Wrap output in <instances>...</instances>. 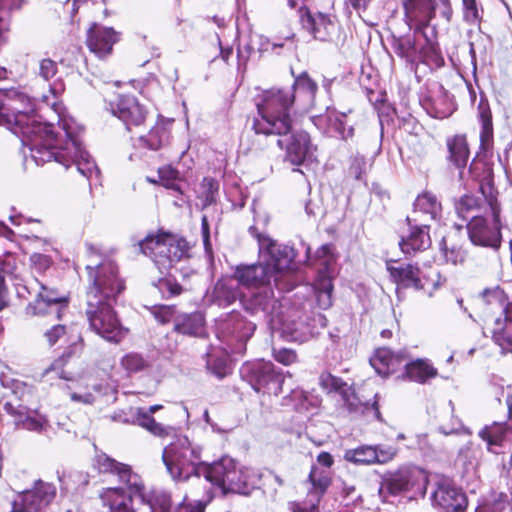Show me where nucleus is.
Instances as JSON below:
<instances>
[{"instance_id":"603ef678","label":"nucleus","mask_w":512,"mask_h":512,"mask_svg":"<svg viewBox=\"0 0 512 512\" xmlns=\"http://www.w3.org/2000/svg\"><path fill=\"white\" fill-rule=\"evenodd\" d=\"M151 313L155 317V319L162 323H168L173 321L175 323V318L179 315L176 313V310L173 306L167 305H159L151 308Z\"/></svg>"},{"instance_id":"2eb2a0df","label":"nucleus","mask_w":512,"mask_h":512,"mask_svg":"<svg viewBox=\"0 0 512 512\" xmlns=\"http://www.w3.org/2000/svg\"><path fill=\"white\" fill-rule=\"evenodd\" d=\"M432 502L444 512H463L467 507L465 494L448 480L437 482Z\"/></svg>"},{"instance_id":"6e6d98bb","label":"nucleus","mask_w":512,"mask_h":512,"mask_svg":"<svg viewBox=\"0 0 512 512\" xmlns=\"http://www.w3.org/2000/svg\"><path fill=\"white\" fill-rule=\"evenodd\" d=\"M480 512H512L507 495L500 494L492 503L486 505Z\"/></svg>"},{"instance_id":"20e7f679","label":"nucleus","mask_w":512,"mask_h":512,"mask_svg":"<svg viewBox=\"0 0 512 512\" xmlns=\"http://www.w3.org/2000/svg\"><path fill=\"white\" fill-rule=\"evenodd\" d=\"M295 95L289 89L272 88L264 91L256 102L258 117L255 118L253 129L257 134L286 135L293 130L290 109Z\"/></svg>"},{"instance_id":"e433bc0d","label":"nucleus","mask_w":512,"mask_h":512,"mask_svg":"<svg viewBox=\"0 0 512 512\" xmlns=\"http://www.w3.org/2000/svg\"><path fill=\"white\" fill-rule=\"evenodd\" d=\"M325 119L328 122L329 129L335 131L341 139L347 140L353 136L354 128L352 126L346 127V115L344 113L335 110L328 111Z\"/></svg>"},{"instance_id":"bf43d9fd","label":"nucleus","mask_w":512,"mask_h":512,"mask_svg":"<svg viewBox=\"0 0 512 512\" xmlns=\"http://www.w3.org/2000/svg\"><path fill=\"white\" fill-rule=\"evenodd\" d=\"M57 63L50 58H44L39 63V76L48 81L57 73Z\"/></svg>"},{"instance_id":"f257e3e1","label":"nucleus","mask_w":512,"mask_h":512,"mask_svg":"<svg viewBox=\"0 0 512 512\" xmlns=\"http://www.w3.org/2000/svg\"><path fill=\"white\" fill-rule=\"evenodd\" d=\"M4 108L12 119L8 128L22 134L23 142L29 146L31 157L37 165L54 160L65 168L74 164L76 170L88 180L98 177L99 169L82 147V129L72 118L60 117L56 131L52 124L36 120L31 114L34 109L30 98L18 91L6 95Z\"/></svg>"},{"instance_id":"58836bf2","label":"nucleus","mask_w":512,"mask_h":512,"mask_svg":"<svg viewBox=\"0 0 512 512\" xmlns=\"http://www.w3.org/2000/svg\"><path fill=\"white\" fill-rule=\"evenodd\" d=\"M317 88V84L306 73H303L295 79L294 85L289 90H292L295 96L303 94L307 101H313Z\"/></svg>"},{"instance_id":"423d86ee","label":"nucleus","mask_w":512,"mask_h":512,"mask_svg":"<svg viewBox=\"0 0 512 512\" xmlns=\"http://www.w3.org/2000/svg\"><path fill=\"white\" fill-rule=\"evenodd\" d=\"M143 254L150 257L161 273L168 272L178 262L190 257V245L182 237L159 232L140 241Z\"/></svg>"},{"instance_id":"37998d69","label":"nucleus","mask_w":512,"mask_h":512,"mask_svg":"<svg viewBox=\"0 0 512 512\" xmlns=\"http://www.w3.org/2000/svg\"><path fill=\"white\" fill-rule=\"evenodd\" d=\"M319 384L323 390L328 393L339 392L343 393V390L347 389V384L342 381L341 378L333 376L329 372H323L319 377Z\"/></svg>"},{"instance_id":"6ab92c4d","label":"nucleus","mask_w":512,"mask_h":512,"mask_svg":"<svg viewBox=\"0 0 512 512\" xmlns=\"http://www.w3.org/2000/svg\"><path fill=\"white\" fill-rule=\"evenodd\" d=\"M303 26L315 39L320 41H331L338 31V24L328 14L307 12L302 18Z\"/></svg>"},{"instance_id":"c9c22d12","label":"nucleus","mask_w":512,"mask_h":512,"mask_svg":"<svg viewBox=\"0 0 512 512\" xmlns=\"http://www.w3.org/2000/svg\"><path fill=\"white\" fill-rule=\"evenodd\" d=\"M342 398L345 406L350 412L365 414L372 411L378 420L381 419L377 401H374L372 404L369 402H363L349 387H347L346 390H343Z\"/></svg>"},{"instance_id":"0e129e2a","label":"nucleus","mask_w":512,"mask_h":512,"mask_svg":"<svg viewBox=\"0 0 512 512\" xmlns=\"http://www.w3.org/2000/svg\"><path fill=\"white\" fill-rule=\"evenodd\" d=\"M30 261L38 270H46L52 264V260L49 256L40 253L32 254Z\"/></svg>"},{"instance_id":"5701e85b","label":"nucleus","mask_w":512,"mask_h":512,"mask_svg":"<svg viewBox=\"0 0 512 512\" xmlns=\"http://www.w3.org/2000/svg\"><path fill=\"white\" fill-rule=\"evenodd\" d=\"M406 357L402 352H393L391 349L382 347L375 351L370 358V364L377 374L387 377L394 373L403 364Z\"/></svg>"},{"instance_id":"49530a36","label":"nucleus","mask_w":512,"mask_h":512,"mask_svg":"<svg viewBox=\"0 0 512 512\" xmlns=\"http://www.w3.org/2000/svg\"><path fill=\"white\" fill-rule=\"evenodd\" d=\"M122 367L129 373L139 372L147 367V361L137 353H129L121 359Z\"/></svg>"},{"instance_id":"5fc2aeb1","label":"nucleus","mask_w":512,"mask_h":512,"mask_svg":"<svg viewBox=\"0 0 512 512\" xmlns=\"http://www.w3.org/2000/svg\"><path fill=\"white\" fill-rule=\"evenodd\" d=\"M67 334L65 325L54 324L44 333V337L49 346L55 345L59 340L63 339Z\"/></svg>"},{"instance_id":"774afa93","label":"nucleus","mask_w":512,"mask_h":512,"mask_svg":"<svg viewBox=\"0 0 512 512\" xmlns=\"http://www.w3.org/2000/svg\"><path fill=\"white\" fill-rule=\"evenodd\" d=\"M292 512H318L315 504H302L299 502H293L290 504Z\"/></svg>"},{"instance_id":"9b49d317","label":"nucleus","mask_w":512,"mask_h":512,"mask_svg":"<svg viewBox=\"0 0 512 512\" xmlns=\"http://www.w3.org/2000/svg\"><path fill=\"white\" fill-rule=\"evenodd\" d=\"M241 376L256 392L278 395L282 392L284 379L275 371L273 363L264 360L245 363Z\"/></svg>"},{"instance_id":"e2e57ef3","label":"nucleus","mask_w":512,"mask_h":512,"mask_svg":"<svg viewBox=\"0 0 512 512\" xmlns=\"http://www.w3.org/2000/svg\"><path fill=\"white\" fill-rule=\"evenodd\" d=\"M201 232L205 251L208 256L212 258V245L210 242V231L207 216H203L201 219Z\"/></svg>"},{"instance_id":"4468645a","label":"nucleus","mask_w":512,"mask_h":512,"mask_svg":"<svg viewBox=\"0 0 512 512\" xmlns=\"http://www.w3.org/2000/svg\"><path fill=\"white\" fill-rule=\"evenodd\" d=\"M277 145L285 149V159L293 165H302L313 156L314 146L305 131L288 132L280 136Z\"/></svg>"},{"instance_id":"7c9ffc66","label":"nucleus","mask_w":512,"mask_h":512,"mask_svg":"<svg viewBox=\"0 0 512 512\" xmlns=\"http://www.w3.org/2000/svg\"><path fill=\"white\" fill-rule=\"evenodd\" d=\"M130 411L132 415L131 422L141 426L155 436H169L170 432L173 430L171 427H166L157 423L150 413L146 412V409L144 408H131Z\"/></svg>"},{"instance_id":"aec40b11","label":"nucleus","mask_w":512,"mask_h":512,"mask_svg":"<svg viewBox=\"0 0 512 512\" xmlns=\"http://www.w3.org/2000/svg\"><path fill=\"white\" fill-rule=\"evenodd\" d=\"M256 325L245 320L239 313L232 312L220 324L221 337L226 340L246 342L254 333Z\"/></svg>"},{"instance_id":"a18cd8bd","label":"nucleus","mask_w":512,"mask_h":512,"mask_svg":"<svg viewBox=\"0 0 512 512\" xmlns=\"http://www.w3.org/2000/svg\"><path fill=\"white\" fill-rule=\"evenodd\" d=\"M207 368L218 378H224L229 373L226 355L213 356L208 354Z\"/></svg>"},{"instance_id":"680f3d73","label":"nucleus","mask_w":512,"mask_h":512,"mask_svg":"<svg viewBox=\"0 0 512 512\" xmlns=\"http://www.w3.org/2000/svg\"><path fill=\"white\" fill-rule=\"evenodd\" d=\"M273 356L277 362L286 366L291 365L297 360L296 353L293 350L286 348L274 350Z\"/></svg>"},{"instance_id":"a19ab883","label":"nucleus","mask_w":512,"mask_h":512,"mask_svg":"<svg viewBox=\"0 0 512 512\" xmlns=\"http://www.w3.org/2000/svg\"><path fill=\"white\" fill-rule=\"evenodd\" d=\"M169 135L167 130L162 126H156L152 128L147 136L140 137L142 142L147 148L152 150H158L168 142Z\"/></svg>"},{"instance_id":"4be33fe9","label":"nucleus","mask_w":512,"mask_h":512,"mask_svg":"<svg viewBox=\"0 0 512 512\" xmlns=\"http://www.w3.org/2000/svg\"><path fill=\"white\" fill-rule=\"evenodd\" d=\"M403 7L406 18L420 28L427 27L435 17L434 0H404Z\"/></svg>"},{"instance_id":"c03bdc74","label":"nucleus","mask_w":512,"mask_h":512,"mask_svg":"<svg viewBox=\"0 0 512 512\" xmlns=\"http://www.w3.org/2000/svg\"><path fill=\"white\" fill-rule=\"evenodd\" d=\"M241 492L247 494L250 489L257 487L261 482V474L253 468H241Z\"/></svg>"},{"instance_id":"a878e982","label":"nucleus","mask_w":512,"mask_h":512,"mask_svg":"<svg viewBox=\"0 0 512 512\" xmlns=\"http://www.w3.org/2000/svg\"><path fill=\"white\" fill-rule=\"evenodd\" d=\"M441 212V204L437 200L436 196L431 193H423L419 195L414 202L413 215L407 217L409 225L412 226V222L418 223L423 222L418 214L429 217L431 220H436Z\"/></svg>"},{"instance_id":"6e6552de","label":"nucleus","mask_w":512,"mask_h":512,"mask_svg":"<svg viewBox=\"0 0 512 512\" xmlns=\"http://www.w3.org/2000/svg\"><path fill=\"white\" fill-rule=\"evenodd\" d=\"M484 215H475L467 224L472 244L497 250L501 245L500 207L493 196L485 199Z\"/></svg>"},{"instance_id":"7ed1b4c3","label":"nucleus","mask_w":512,"mask_h":512,"mask_svg":"<svg viewBox=\"0 0 512 512\" xmlns=\"http://www.w3.org/2000/svg\"><path fill=\"white\" fill-rule=\"evenodd\" d=\"M249 231L258 240L259 261L251 265L237 266L234 278L239 285L260 290L249 299L242 300L246 310L252 313L268 311L274 305L271 281L278 286L281 276L292 269L296 253L292 247L277 244L268 236L258 233L253 226Z\"/></svg>"},{"instance_id":"ddd939ff","label":"nucleus","mask_w":512,"mask_h":512,"mask_svg":"<svg viewBox=\"0 0 512 512\" xmlns=\"http://www.w3.org/2000/svg\"><path fill=\"white\" fill-rule=\"evenodd\" d=\"M68 307V299L53 289L40 285L36 299L26 309L27 314L48 315L55 320H60Z\"/></svg>"},{"instance_id":"72a5a7b5","label":"nucleus","mask_w":512,"mask_h":512,"mask_svg":"<svg viewBox=\"0 0 512 512\" xmlns=\"http://www.w3.org/2000/svg\"><path fill=\"white\" fill-rule=\"evenodd\" d=\"M232 461L233 459L230 457H222L219 461L212 464L203 462L201 475H204L207 481L221 487L228 470L232 467Z\"/></svg>"},{"instance_id":"69168bd1","label":"nucleus","mask_w":512,"mask_h":512,"mask_svg":"<svg viewBox=\"0 0 512 512\" xmlns=\"http://www.w3.org/2000/svg\"><path fill=\"white\" fill-rule=\"evenodd\" d=\"M345 7L352 8L358 13L365 11L372 0H343Z\"/></svg>"},{"instance_id":"2f4dec72","label":"nucleus","mask_w":512,"mask_h":512,"mask_svg":"<svg viewBox=\"0 0 512 512\" xmlns=\"http://www.w3.org/2000/svg\"><path fill=\"white\" fill-rule=\"evenodd\" d=\"M234 275L231 278L219 279L214 287L213 296L219 305L227 306L240 297Z\"/></svg>"},{"instance_id":"338daca9","label":"nucleus","mask_w":512,"mask_h":512,"mask_svg":"<svg viewBox=\"0 0 512 512\" xmlns=\"http://www.w3.org/2000/svg\"><path fill=\"white\" fill-rule=\"evenodd\" d=\"M70 398L74 402H81L84 404H92L94 402V395L90 392H72Z\"/></svg>"},{"instance_id":"79ce46f5","label":"nucleus","mask_w":512,"mask_h":512,"mask_svg":"<svg viewBox=\"0 0 512 512\" xmlns=\"http://www.w3.org/2000/svg\"><path fill=\"white\" fill-rule=\"evenodd\" d=\"M241 468H238L235 461H232V467L228 470L226 478L221 485V489L224 492H241Z\"/></svg>"},{"instance_id":"412c9836","label":"nucleus","mask_w":512,"mask_h":512,"mask_svg":"<svg viewBox=\"0 0 512 512\" xmlns=\"http://www.w3.org/2000/svg\"><path fill=\"white\" fill-rule=\"evenodd\" d=\"M4 409L8 414L14 417V423L18 428L43 433L50 427L46 416L36 411H27L22 407L16 408L11 403H6Z\"/></svg>"},{"instance_id":"ea45409f","label":"nucleus","mask_w":512,"mask_h":512,"mask_svg":"<svg viewBox=\"0 0 512 512\" xmlns=\"http://www.w3.org/2000/svg\"><path fill=\"white\" fill-rule=\"evenodd\" d=\"M76 345L71 346L68 350L64 351L57 359H55L47 368L42 372V377L48 376L54 373L56 377L60 379H70L67 373L64 371V366L67 364L72 354L74 353L73 348Z\"/></svg>"},{"instance_id":"393cba45","label":"nucleus","mask_w":512,"mask_h":512,"mask_svg":"<svg viewBox=\"0 0 512 512\" xmlns=\"http://www.w3.org/2000/svg\"><path fill=\"white\" fill-rule=\"evenodd\" d=\"M401 250L405 254L425 250L430 247L431 239L428 225L424 222L414 223L409 234L400 241Z\"/></svg>"},{"instance_id":"39448f33","label":"nucleus","mask_w":512,"mask_h":512,"mask_svg":"<svg viewBox=\"0 0 512 512\" xmlns=\"http://www.w3.org/2000/svg\"><path fill=\"white\" fill-rule=\"evenodd\" d=\"M101 499L109 512H168L170 506V494L167 491H147L142 479L139 491L122 484L105 489Z\"/></svg>"},{"instance_id":"cd10ccee","label":"nucleus","mask_w":512,"mask_h":512,"mask_svg":"<svg viewBox=\"0 0 512 512\" xmlns=\"http://www.w3.org/2000/svg\"><path fill=\"white\" fill-rule=\"evenodd\" d=\"M494 343L501 348L503 354L512 353V318L504 314V318H496L490 328Z\"/></svg>"},{"instance_id":"4c0bfd02","label":"nucleus","mask_w":512,"mask_h":512,"mask_svg":"<svg viewBox=\"0 0 512 512\" xmlns=\"http://www.w3.org/2000/svg\"><path fill=\"white\" fill-rule=\"evenodd\" d=\"M375 449L372 445H362L354 449H348L344 453V459L357 465L374 464Z\"/></svg>"},{"instance_id":"b1692460","label":"nucleus","mask_w":512,"mask_h":512,"mask_svg":"<svg viewBox=\"0 0 512 512\" xmlns=\"http://www.w3.org/2000/svg\"><path fill=\"white\" fill-rule=\"evenodd\" d=\"M422 29L423 28L417 27L413 36L408 35L394 39L392 47L395 53L411 63L423 60L425 52L424 49L420 47L419 40L417 39V34L422 33Z\"/></svg>"},{"instance_id":"1a4fd4ad","label":"nucleus","mask_w":512,"mask_h":512,"mask_svg":"<svg viewBox=\"0 0 512 512\" xmlns=\"http://www.w3.org/2000/svg\"><path fill=\"white\" fill-rule=\"evenodd\" d=\"M427 483L428 476L422 468L414 465H405L384 476L379 493L384 498L387 494L392 496L408 492L424 494Z\"/></svg>"},{"instance_id":"052dcab7","label":"nucleus","mask_w":512,"mask_h":512,"mask_svg":"<svg viewBox=\"0 0 512 512\" xmlns=\"http://www.w3.org/2000/svg\"><path fill=\"white\" fill-rule=\"evenodd\" d=\"M480 204L481 200L479 198L473 195H465L460 199L457 205V211L459 214L470 212L475 209H478L480 207Z\"/></svg>"},{"instance_id":"de8ad7c7","label":"nucleus","mask_w":512,"mask_h":512,"mask_svg":"<svg viewBox=\"0 0 512 512\" xmlns=\"http://www.w3.org/2000/svg\"><path fill=\"white\" fill-rule=\"evenodd\" d=\"M441 252L445 261L453 265L463 263L466 257V252L461 247L456 245L447 247L444 241L441 243Z\"/></svg>"},{"instance_id":"13d9d810","label":"nucleus","mask_w":512,"mask_h":512,"mask_svg":"<svg viewBox=\"0 0 512 512\" xmlns=\"http://www.w3.org/2000/svg\"><path fill=\"white\" fill-rule=\"evenodd\" d=\"M309 481L317 494H322L329 486L330 480L326 476L318 475V471L313 467L309 474Z\"/></svg>"},{"instance_id":"473e14b6","label":"nucleus","mask_w":512,"mask_h":512,"mask_svg":"<svg viewBox=\"0 0 512 512\" xmlns=\"http://www.w3.org/2000/svg\"><path fill=\"white\" fill-rule=\"evenodd\" d=\"M405 373L410 380L422 384L435 378L438 374L437 369L426 359H417L407 363Z\"/></svg>"},{"instance_id":"09e8293b","label":"nucleus","mask_w":512,"mask_h":512,"mask_svg":"<svg viewBox=\"0 0 512 512\" xmlns=\"http://www.w3.org/2000/svg\"><path fill=\"white\" fill-rule=\"evenodd\" d=\"M374 464H386L391 462L397 455L398 449L391 445H374Z\"/></svg>"},{"instance_id":"f3484780","label":"nucleus","mask_w":512,"mask_h":512,"mask_svg":"<svg viewBox=\"0 0 512 512\" xmlns=\"http://www.w3.org/2000/svg\"><path fill=\"white\" fill-rule=\"evenodd\" d=\"M118 39V33L113 28L93 23L87 31L86 43L92 53L103 58L111 54Z\"/></svg>"},{"instance_id":"c85d7f7f","label":"nucleus","mask_w":512,"mask_h":512,"mask_svg":"<svg viewBox=\"0 0 512 512\" xmlns=\"http://www.w3.org/2000/svg\"><path fill=\"white\" fill-rule=\"evenodd\" d=\"M478 435L487 443V450L494 453L493 447L503 446L504 442L512 435V425L494 422L483 427Z\"/></svg>"},{"instance_id":"4d7b16f0","label":"nucleus","mask_w":512,"mask_h":512,"mask_svg":"<svg viewBox=\"0 0 512 512\" xmlns=\"http://www.w3.org/2000/svg\"><path fill=\"white\" fill-rule=\"evenodd\" d=\"M206 502L196 500L194 502H188L187 496L184 497L182 502L178 505L176 510H172L171 506L168 508V512H205ZM170 505H172L170 503Z\"/></svg>"},{"instance_id":"8fccbe9b","label":"nucleus","mask_w":512,"mask_h":512,"mask_svg":"<svg viewBox=\"0 0 512 512\" xmlns=\"http://www.w3.org/2000/svg\"><path fill=\"white\" fill-rule=\"evenodd\" d=\"M303 327L302 321L284 320L281 329L289 340L298 341L303 339Z\"/></svg>"},{"instance_id":"c756f323","label":"nucleus","mask_w":512,"mask_h":512,"mask_svg":"<svg viewBox=\"0 0 512 512\" xmlns=\"http://www.w3.org/2000/svg\"><path fill=\"white\" fill-rule=\"evenodd\" d=\"M204 316L200 312L179 314L175 318L174 330L189 336H203L205 332Z\"/></svg>"},{"instance_id":"dca6fc26","label":"nucleus","mask_w":512,"mask_h":512,"mask_svg":"<svg viewBox=\"0 0 512 512\" xmlns=\"http://www.w3.org/2000/svg\"><path fill=\"white\" fill-rule=\"evenodd\" d=\"M94 465L100 473L116 474L120 483L130 485L136 491L141 488V477L129 465L118 462L105 453L95 456Z\"/></svg>"},{"instance_id":"9d476101","label":"nucleus","mask_w":512,"mask_h":512,"mask_svg":"<svg viewBox=\"0 0 512 512\" xmlns=\"http://www.w3.org/2000/svg\"><path fill=\"white\" fill-rule=\"evenodd\" d=\"M390 277L400 288L425 290L431 296L441 284L440 272L432 266L420 268L410 263L399 266L388 265Z\"/></svg>"},{"instance_id":"f704fd0d","label":"nucleus","mask_w":512,"mask_h":512,"mask_svg":"<svg viewBox=\"0 0 512 512\" xmlns=\"http://www.w3.org/2000/svg\"><path fill=\"white\" fill-rule=\"evenodd\" d=\"M478 119L481 123L480 146L487 150L493 141L492 113L489 104L481 100L478 104Z\"/></svg>"},{"instance_id":"864d4df0","label":"nucleus","mask_w":512,"mask_h":512,"mask_svg":"<svg viewBox=\"0 0 512 512\" xmlns=\"http://www.w3.org/2000/svg\"><path fill=\"white\" fill-rule=\"evenodd\" d=\"M464 7V20L469 24H478L481 21L476 0H462Z\"/></svg>"},{"instance_id":"f03ea898","label":"nucleus","mask_w":512,"mask_h":512,"mask_svg":"<svg viewBox=\"0 0 512 512\" xmlns=\"http://www.w3.org/2000/svg\"><path fill=\"white\" fill-rule=\"evenodd\" d=\"M87 252L86 316L90 329L106 341L119 343L128 330L121 325L113 304L125 289L124 280L117 265L94 246L88 245Z\"/></svg>"},{"instance_id":"f8f14e48","label":"nucleus","mask_w":512,"mask_h":512,"mask_svg":"<svg viewBox=\"0 0 512 512\" xmlns=\"http://www.w3.org/2000/svg\"><path fill=\"white\" fill-rule=\"evenodd\" d=\"M316 257L319 260V266H323L324 268L319 272L318 278L314 284L317 304L321 309H328L332 306L333 264L336 260L332 245L325 244L321 246L316 252Z\"/></svg>"},{"instance_id":"3c124183","label":"nucleus","mask_w":512,"mask_h":512,"mask_svg":"<svg viewBox=\"0 0 512 512\" xmlns=\"http://www.w3.org/2000/svg\"><path fill=\"white\" fill-rule=\"evenodd\" d=\"M201 197L203 198V205L208 206L215 201L218 193L219 185L213 178H204L201 184Z\"/></svg>"},{"instance_id":"bb28decb","label":"nucleus","mask_w":512,"mask_h":512,"mask_svg":"<svg viewBox=\"0 0 512 512\" xmlns=\"http://www.w3.org/2000/svg\"><path fill=\"white\" fill-rule=\"evenodd\" d=\"M447 148L449 151V161L460 170L459 174L460 177H462L463 170L465 169L470 156L466 137L464 135H455L448 138Z\"/></svg>"},{"instance_id":"0eeeda50","label":"nucleus","mask_w":512,"mask_h":512,"mask_svg":"<svg viewBox=\"0 0 512 512\" xmlns=\"http://www.w3.org/2000/svg\"><path fill=\"white\" fill-rule=\"evenodd\" d=\"M162 459L174 480L185 481L202 473L201 448L193 445L187 437H179L166 446Z\"/></svg>"},{"instance_id":"a211bd4d","label":"nucleus","mask_w":512,"mask_h":512,"mask_svg":"<svg viewBox=\"0 0 512 512\" xmlns=\"http://www.w3.org/2000/svg\"><path fill=\"white\" fill-rule=\"evenodd\" d=\"M109 110L123 121L127 129H130L131 126L141 125L146 117L144 108L133 96L118 97L116 102L109 103Z\"/></svg>"}]
</instances>
